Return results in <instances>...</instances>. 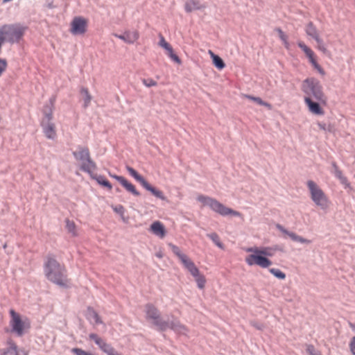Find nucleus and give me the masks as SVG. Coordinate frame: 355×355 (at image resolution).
I'll return each mask as SVG.
<instances>
[{"label": "nucleus", "instance_id": "f257e3e1", "mask_svg": "<svg viewBox=\"0 0 355 355\" xmlns=\"http://www.w3.org/2000/svg\"><path fill=\"white\" fill-rule=\"evenodd\" d=\"M144 311L146 319L155 325L159 331H166L171 329L175 333L182 335H187V328L182 324L178 320L171 315L168 317L167 320H164L160 315L159 311L152 304L145 305Z\"/></svg>", "mask_w": 355, "mask_h": 355}, {"label": "nucleus", "instance_id": "f03ea898", "mask_svg": "<svg viewBox=\"0 0 355 355\" xmlns=\"http://www.w3.org/2000/svg\"><path fill=\"white\" fill-rule=\"evenodd\" d=\"M44 272L46 277L60 287H69L64 266L61 265L52 254H48L44 263Z\"/></svg>", "mask_w": 355, "mask_h": 355}, {"label": "nucleus", "instance_id": "7ed1b4c3", "mask_svg": "<svg viewBox=\"0 0 355 355\" xmlns=\"http://www.w3.org/2000/svg\"><path fill=\"white\" fill-rule=\"evenodd\" d=\"M275 249L271 248H264L259 249L257 247L249 248L246 249L248 252L254 254L248 255L245 258V262L249 266L257 265L263 268H266L272 265V261L266 257H272L275 253Z\"/></svg>", "mask_w": 355, "mask_h": 355}, {"label": "nucleus", "instance_id": "20e7f679", "mask_svg": "<svg viewBox=\"0 0 355 355\" xmlns=\"http://www.w3.org/2000/svg\"><path fill=\"white\" fill-rule=\"evenodd\" d=\"M54 99L51 98L49 103L44 105L43 108V117L41 121V126L43 132L49 139H54L56 137V130L53 119Z\"/></svg>", "mask_w": 355, "mask_h": 355}, {"label": "nucleus", "instance_id": "39448f33", "mask_svg": "<svg viewBox=\"0 0 355 355\" xmlns=\"http://www.w3.org/2000/svg\"><path fill=\"white\" fill-rule=\"evenodd\" d=\"M197 200L201 202L203 206L209 207L211 210L223 216L232 215L234 216L241 217L242 216L239 211L225 207L219 201L211 197L204 195H199L197 197Z\"/></svg>", "mask_w": 355, "mask_h": 355}, {"label": "nucleus", "instance_id": "423d86ee", "mask_svg": "<svg viewBox=\"0 0 355 355\" xmlns=\"http://www.w3.org/2000/svg\"><path fill=\"white\" fill-rule=\"evenodd\" d=\"M197 200L201 202L203 206L209 207L211 210L223 216L232 215L234 216L241 217L242 216L239 211L225 207L219 201L211 197L204 195H199L197 197Z\"/></svg>", "mask_w": 355, "mask_h": 355}, {"label": "nucleus", "instance_id": "0eeeda50", "mask_svg": "<svg viewBox=\"0 0 355 355\" xmlns=\"http://www.w3.org/2000/svg\"><path fill=\"white\" fill-rule=\"evenodd\" d=\"M302 90L306 94L319 102H325L326 98L322 92V87L319 80L311 78L305 79L302 84Z\"/></svg>", "mask_w": 355, "mask_h": 355}, {"label": "nucleus", "instance_id": "6e6552de", "mask_svg": "<svg viewBox=\"0 0 355 355\" xmlns=\"http://www.w3.org/2000/svg\"><path fill=\"white\" fill-rule=\"evenodd\" d=\"M26 28L20 24H6L0 27V34L4 42H19L22 38Z\"/></svg>", "mask_w": 355, "mask_h": 355}, {"label": "nucleus", "instance_id": "1a4fd4ad", "mask_svg": "<svg viewBox=\"0 0 355 355\" xmlns=\"http://www.w3.org/2000/svg\"><path fill=\"white\" fill-rule=\"evenodd\" d=\"M306 186L310 193V197L315 205L322 209L329 207V201L321 188L313 180H308Z\"/></svg>", "mask_w": 355, "mask_h": 355}, {"label": "nucleus", "instance_id": "9d476101", "mask_svg": "<svg viewBox=\"0 0 355 355\" xmlns=\"http://www.w3.org/2000/svg\"><path fill=\"white\" fill-rule=\"evenodd\" d=\"M75 159L81 163L80 169L91 174L96 169L95 162L91 159L88 148L78 146L76 151L73 152Z\"/></svg>", "mask_w": 355, "mask_h": 355}, {"label": "nucleus", "instance_id": "9b49d317", "mask_svg": "<svg viewBox=\"0 0 355 355\" xmlns=\"http://www.w3.org/2000/svg\"><path fill=\"white\" fill-rule=\"evenodd\" d=\"M87 20L82 17H75L71 22L70 31L73 35H83L87 31Z\"/></svg>", "mask_w": 355, "mask_h": 355}, {"label": "nucleus", "instance_id": "f8f14e48", "mask_svg": "<svg viewBox=\"0 0 355 355\" xmlns=\"http://www.w3.org/2000/svg\"><path fill=\"white\" fill-rule=\"evenodd\" d=\"M11 316L10 326L12 331L18 336H21L24 334V322L21 320L20 315L13 309L10 311Z\"/></svg>", "mask_w": 355, "mask_h": 355}, {"label": "nucleus", "instance_id": "ddd939ff", "mask_svg": "<svg viewBox=\"0 0 355 355\" xmlns=\"http://www.w3.org/2000/svg\"><path fill=\"white\" fill-rule=\"evenodd\" d=\"M114 36L124 41L128 44H133L139 38L137 31H125L123 34L114 33Z\"/></svg>", "mask_w": 355, "mask_h": 355}, {"label": "nucleus", "instance_id": "4468645a", "mask_svg": "<svg viewBox=\"0 0 355 355\" xmlns=\"http://www.w3.org/2000/svg\"><path fill=\"white\" fill-rule=\"evenodd\" d=\"M304 101L311 113L317 115H322L324 114V111L320 106L319 101H314L313 99L309 96H305Z\"/></svg>", "mask_w": 355, "mask_h": 355}, {"label": "nucleus", "instance_id": "2eb2a0df", "mask_svg": "<svg viewBox=\"0 0 355 355\" xmlns=\"http://www.w3.org/2000/svg\"><path fill=\"white\" fill-rule=\"evenodd\" d=\"M276 227L281 231L282 233L288 235L293 241L299 242L301 243L309 244L311 243V241L306 239H304L293 232H289L286 229H285L282 225L279 224H277Z\"/></svg>", "mask_w": 355, "mask_h": 355}, {"label": "nucleus", "instance_id": "dca6fc26", "mask_svg": "<svg viewBox=\"0 0 355 355\" xmlns=\"http://www.w3.org/2000/svg\"><path fill=\"white\" fill-rule=\"evenodd\" d=\"M332 169L331 173L334 175V176L339 180L340 182L344 185L345 187L349 186V182L347 180V178L343 175L342 171L339 169L338 165L335 162L331 163Z\"/></svg>", "mask_w": 355, "mask_h": 355}, {"label": "nucleus", "instance_id": "f3484780", "mask_svg": "<svg viewBox=\"0 0 355 355\" xmlns=\"http://www.w3.org/2000/svg\"><path fill=\"white\" fill-rule=\"evenodd\" d=\"M150 230L155 235L160 238H164L166 235L164 226L159 221L153 223L150 225Z\"/></svg>", "mask_w": 355, "mask_h": 355}, {"label": "nucleus", "instance_id": "a211bd4d", "mask_svg": "<svg viewBox=\"0 0 355 355\" xmlns=\"http://www.w3.org/2000/svg\"><path fill=\"white\" fill-rule=\"evenodd\" d=\"M205 8V6L201 4L198 0H187L184 5V9L187 12H191Z\"/></svg>", "mask_w": 355, "mask_h": 355}, {"label": "nucleus", "instance_id": "6ab92c4d", "mask_svg": "<svg viewBox=\"0 0 355 355\" xmlns=\"http://www.w3.org/2000/svg\"><path fill=\"white\" fill-rule=\"evenodd\" d=\"M1 355H19L17 353V345L11 340L8 343V347L5 349H0Z\"/></svg>", "mask_w": 355, "mask_h": 355}, {"label": "nucleus", "instance_id": "aec40b11", "mask_svg": "<svg viewBox=\"0 0 355 355\" xmlns=\"http://www.w3.org/2000/svg\"><path fill=\"white\" fill-rule=\"evenodd\" d=\"M305 31L308 36L311 37L315 40L320 37L318 29L311 21L309 22L306 26Z\"/></svg>", "mask_w": 355, "mask_h": 355}, {"label": "nucleus", "instance_id": "412c9836", "mask_svg": "<svg viewBox=\"0 0 355 355\" xmlns=\"http://www.w3.org/2000/svg\"><path fill=\"white\" fill-rule=\"evenodd\" d=\"M86 317L90 321L94 320L96 324L103 323L97 312L91 307L87 308Z\"/></svg>", "mask_w": 355, "mask_h": 355}, {"label": "nucleus", "instance_id": "4be33fe9", "mask_svg": "<svg viewBox=\"0 0 355 355\" xmlns=\"http://www.w3.org/2000/svg\"><path fill=\"white\" fill-rule=\"evenodd\" d=\"M125 168L129 173V174L132 177H133L137 182H139L143 187L146 184L147 181L144 179L143 176L139 174L136 170H135L130 166H126Z\"/></svg>", "mask_w": 355, "mask_h": 355}, {"label": "nucleus", "instance_id": "5701e85b", "mask_svg": "<svg viewBox=\"0 0 355 355\" xmlns=\"http://www.w3.org/2000/svg\"><path fill=\"white\" fill-rule=\"evenodd\" d=\"M90 175H91L92 178L93 179L96 180V182L99 184L106 187L109 191L112 190V184L110 183V182L107 180H106V178L104 176L98 175L96 174L93 175L92 173Z\"/></svg>", "mask_w": 355, "mask_h": 355}, {"label": "nucleus", "instance_id": "b1692460", "mask_svg": "<svg viewBox=\"0 0 355 355\" xmlns=\"http://www.w3.org/2000/svg\"><path fill=\"white\" fill-rule=\"evenodd\" d=\"M144 187L146 190L150 191L155 197H157L162 200H166V197L164 195L163 192L162 191L158 190L156 188L152 187L148 182L146 183V184L144 186Z\"/></svg>", "mask_w": 355, "mask_h": 355}, {"label": "nucleus", "instance_id": "393cba45", "mask_svg": "<svg viewBox=\"0 0 355 355\" xmlns=\"http://www.w3.org/2000/svg\"><path fill=\"white\" fill-rule=\"evenodd\" d=\"M298 46L304 52V53L309 58V61L311 64H313V62H316L314 58L313 51L310 48H309L304 42H298Z\"/></svg>", "mask_w": 355, "mask_h": 355}, {"label": "nucleus", "instance_id": "a878e982", "mask_svg": "<svg viewBox=\"0 0 355 355\" xmlns=\"http://www.w3.org/2000/svg\"><path fill=\"white\" fill-rule=\"evenodd\" d=\"M121 184L128 192L132 193L133 196H140V193L135 189V187L132 183L129 182L125 178L123 180Z\"/></svg>", "mask_w": 355, "mask_h": 355}, {"label": "nucleus", "instance_id": "bb28decb", "mask_svg": "<svg viewBox=\"0 0 355 355\" xmlns=\"http://www.w3.org/2000/svg\"><path fill=\"white\" fill-rule=\"evenodd\" d=\"M209 53L212 58L213 63L215 67L218 69H223L225 67V64L222 58L218 55H215L211 51H209Z\"/></svg>", "mask_w": 355, "mask_h": 355}, {"label": "nucleus", "instance_id": "cd10ccee", "mask_svg": "<svg viewBox=\"0 0 355 355\" xmlns=\"http://www.w3.org/2000/svg\"><path fill=\"white\" fill-rule=\"evenodd\" d=\"M207 236L209 238L213 243L219 248L224 250L225 246L223 243L220 241V237L216 232H212L210 234H207Z\"/></svg>", "mask_w": 355, "mask_h": 355}, {"label": "nucleus", "instance_id": "c85d7f7f", "mask_svg": "<svg viewBox=\"0 0 355 355\" xmlns=\"http://www.w3.org/2000/svg\"><path fill=\"white\" fill-rule=\"evenodd\" d=\"M245 97L249 99V100H251L254 102H255L256 103H257L258 105H262V106H265L266 107H267L268 110H271L272 109V105L271 104H270L268 102H266V101H263L261 98L259 97H256V96H251V95H245Z\"/></svg>", "mask_w": 355, "mask_h": 355}, {"label": "nucleus", "instance_id": "c756f323", "mask_svg": "<svg viewBox=\"0 0 355 355\" xmlns=\"http://www.w3.org/2000/svg\"><path fill=\"white\" fill-rule=\"evenodd\" d=\"M80 93L83 96L84 100V107L86 108L89 106L90 101L92 100V96L89 93V91L87 88L83 87L80 90Z\"/></svg>", "mask_w": 355, "mask_h": 355}, {"label": "nucleus", "instance_id": "7c9ffc66", "mask_svg": "<svg viewBox=\"0 0 355 355\" xmlns=\"http://www.w3.org/2000/svg\"><path fill=\"white\" fill-rule=\"evenodd\" d=\"M101 350H102L107 355H121V354L118 353L110 344L107 343H105Z\"/></svg>", "mask_w": 355, "mask_h": 355}, {"label": "nucleus", "instance_id": "2f4dec72", "mask_svg": "<svg viewBox=\"0 0 355 355\" xmlns=\"http://www.w3.org/2000/svg\"><path fill=\"white\" fill-rule=\"evenodd\" d=\"M66 223V229L67 230L68 232L71 234L73 236H76V226L73 221L70 220L69 219L65 220Z\"/></svg>", "mask_w": 355, "mask_h": 355}, {"label": "nucleus", "instance_id": "473e14b6", "mask_svg": "<svg viewBox=\"0 0 355 355\" xmlns=\"http://www.w3.org/2000/svg\"><path fill=\"white\" fill-rule=\"evenodd\" d=\"M89 339L94 340V343L98 346L100 349H102L103 346L106 343L103 339H102L96 334H90L89 335Z\"/></svg>", "mask_w": 355, "mask_h": 355}, {"label": "nucleus", "instance_id": "72a5a7b5", "mask_svg": "<svg viewBox=\"0 0 355 355\" xmlns=\"http://www.w3.org/2000/svg\"><path fill=\"white\" fill-rule=\"evenodd\" d=\"M169 246L172 252L179 258L180 261L187 257L185 254L181 252L180 249L178 246L173 244H169Z\"/></svg>", "mask_w": 355, "mask_h": 355}, {"label": "nucleus", "instance_id": "f704fd0d", "mask_svg": "<svg viewBox=\"0 0 355 355\" xmlns=\"http://www.w3.org/2000/svg\"><path fill=\"white\" fill-rule=\"evenodd\" d=\"M315 42H317V47L318 50L322 51L324 54L329 56L330 52L326 48L322 40L320 37H318V39L315 40Z\"/></svg>", "mask_w": 355, "mask_h": 355}, {"label": "nucleus", "instance_id": "c9c22d12", "mask_svg": "<svg viewBox=\"0 0 355 355\" xmlns=\"http://www.w3.org/2000/svg\"><path fill=\"white\" fill-rule=\"evenodd\" d=\"M184 268L188 270H191L193 268L196 267L195 263L187 256L181 261Z\"/></svg>", "mask_w": 355, "mask_h": 355}, {"label": "nucleus", "instance_id": "e433bc0d", "mask_svg": "<svg viewBox=\"0 0 355 355\" xmlns=\"http://www.w3.org/2000/svg\"><path fill=\"white\" fill-rule=\"evenodd\" d=\"M269 272L273 275L275 277L279 279H284L286 278V275L282 270L277 268H270Z\"/></svg>", "mask_w": 355, "mask_h": 355}, {"label": "nucleus", "instance_id": "4c0bfd02", "mask_svg": "<svg viewBox=\"0 0 355 355\" xmlns=\"http://www.w3.org/2000/svg\"><path fill=\"white\" fill-rule=\"evenodd\" d=\"M112 209L114 212L119 214L121 216L122 220L124 222H126V220L124 217L125 209L122 205H119L115 207H112Z\"/></svg>", "mask_w": 355, "mask_h": 355}, {"label": "nucleus", "instance_id": "58836bf2", "mask_svg": "<svg viewBox=\"0 0 355 355\" xmlns=\"http://www.w3.org/2000/svg\"><path fill=\"white\" fill-rule=\"evenodd\" d=\"M195 280L199 288L202 289L205 287L206 279L204 275L200 274L195 277Z\"/></svg>", "mask_w": 355, "mask_h": 355}, {"label": "nucleus", "instance_id": "ea45409f", "mask_svg": "<svg viewBox=\"0 0 355 355\" xmlns=\"http://www.w3.org/2000/svg\"><path fill=\"white\" fill-rule=\"evenodd\" d=\"M142 83L147 87H150L157 85V82L153 80L152 78L143 79Z\"/></svg>", "mask_w": 355, "mask_h": 355}, {"label": "nucleus", "instance_id": "a19ab883", "mask_svg": "<svg viewBox=\"0 0 355 355\" xmlns=\"http://www.w3.org/2000/svg\"><path fill=\"white\" fill-rule=\"evenodd\" d=\"M159 45L164 49H168L170 44L165 40L164 37L162 35H159Z\"/></svg>", "mask_w": 355, "mask_h": 355}, {"label": "nucleus", "instance_id": "79ce46f5", "mask_svg": "<svg viewBox=\"0 0 355 355\" xmlns=\"http://www.w3.org/2000/svg\"><path fill=\"white\" fill-rule=\"evenodd\" d=\"M6 67H7L6 60L4 59L0 58V76H1L2 73L6 70Z\"/></svg>", "mask_w": 355, "mask_h": 355}, {"label": "nucleus", "instance_id": "37998d69", "mask_svg": "<svg viewBox=\"0 0 355 355\" xmlns=\"http://www.w3.org/2000/svg\"><path fill=\"white\" fill-rule=\"evenodd\" d=\"M318 125L320 129L321 130H327V131H331V125H327L324 123H318Z\"/></svg>", "mask_w": 355, "mask_h": 355}, {"label": "nucleus", "instance_id": "c03bdc74", "mask_svg": "<svg viewBox=\"0 0 355 355\" xmlns=\"http://www.w3.org/2000/svg\"><path fill=\"white\" fill-rule=\"evenodd\" d=\"M306 352L310 355H316L317 354V353L315 352V349L314 346L312 345H308L306 346Z\"/></svg>", "mask_w": 355, "mask_h": 355}, {"label": "nucleus", "instance_id": "a18cd8bd", "mask_svg": "<svg viewBox=\"0 0 355 355\" xmlns=\"http://www.w3.org/2000/svg\"><path fill=\"white\" fill-rule=\"evenodd\" d=\"M349 348L352 354L355 355V336H354L350 343H349Z\"/></svg>", "mask_w": 355, "mask_h": 355}, {"label": "nucleus", "instance_id": "49530a36", "mask_svg": "<svg viewBox=\"0 0 355 355\" xmlns=\"http://www.w3.org/2000/svg\"><path fill=\"white\" fill-rule=\"evenodd\" d=\"M189 272L194 278L200 275V271L196 266L195 268H193V269L191 270H189Z\"/></svg>", "mask_w": 355, "mask_h": 355}, {"label": "nucleus", "instance_id": "de8ad7c7", "mask_svg": "<svg viewBox=\"0 0 355 355\" xmlns=\"http://www.w3.org/2000/svg\"><path fill=\"white\" fill-rule=\"evenodd\" d=\"M312 65L313 66V67L317 69L319 73H320L321 74H324V70L322 69V68L318 64V63L317 62H313V64Z\"/></svg>", "mask_w": 355, "mask_h": 355}, {"label": "nucleus", "instance_id": "09e8293b", "mask_svg": "<svg viewBox=\"0 0 355 355\" xmlns=\"http://www.w3.org/2000/svg\"><path fill=\"white\" fill-rule=\"evenodd\" d=\"M277 31L279 33V36L280 37V39L284 42L285 40H287V36L284 34V33L282 31V29L280 28H277Z\"/></svg>", "mask_w": 355, "mask_h": 355}, {"label": "nucleus", "instance_id": "8fccbe9b", "mask_svg": "<svg viewBox=\"0 0 355 355\" xmlns=\"http://www.w3.org/2000/svg\"><path fill=\"white\" fill-rule=\"evenodd\" d=\"M169 57L171 58V59L172 60H173L174 62H175L176 63L178 64H180L181 63V60L179 58V57L175 54L174 53L171 55H169Z\"/></svg>", "mask_w": 355, "mask_h": 355}, {"label": "nucleus", "instance_id": "3c124183", "mask_svg": "<svg viewBox=\"0 0 355 355\" xmlns=\"http://www.w3.org/2000/svg\"><path fill=\"white\" fill-rule=\"evenodd\" d=\"M109 174H110V177L114 178L115 180H116L120 184H121L123 180L125 179V178L123 177V176H120V175H112L111 173H109Z\"/></svg>", "mask_w": 355, "mask_h": 355}, {"label": "nucleus", "instance_id": "603ef678", "mask_svg": "<svg viewBox=\"0 0 355 355\" xmlns=\"http://www.w3.org/2000/svg\"><path fill=\"white\" fill-rule=\"evenodd\" d=\"M250 324L259 330H262L263 328V325L262 324H259L256 322H251Z\"/></svg>", "mask_w": 355, "mask_h": 355}, {"label": "nucleus", "instance_id": "864d4df0", "mask_svg": "<svg viewBox=\"0 0 355 355\" xmlns=\"http://www.w3.org/2000/svg\"><path fill=\"white\" fill-rule=\"evenodd\" d=\"M168 52V55L169 56L170 55L173 54V48L171 47V45L168 46V49H166Z\"/></svg>", "mask_w": 355, "mask_h": 355}, {"label": "nucleus", "instance_id": "5fc2aeb1", "mask_svg": "<svg viewBox=\"0 0 355 355\" xmlns=\"http://www.w3.org/2000/svg\"><path fill=\"white\" fill-rule=\"evenodd\" d=\"M17 353L19 355H28L27 352L26 351L23 350V349H19V350L17 349Z\"/></svg>", "mask_w": 355, "mask_h": 355}, {"label": "nucleus", "instance_id": "6e6d98bb", "mask_svg": "<svg viewBox=\"0 0 355 355\" xmlns=\"http://www.w3.org/2000/svg\"><path fill=\"white\" fill-rule=\"evenodd\" d=\"M349 327L353 330V331H355V322H349Z\"/></svg>", "mask_w": 355, "mask_h": 355}, {"label": "nucleus", "instance_id": "4d7b16f0", "mask_svg": "<svg viewBox=\"0 0 355 355\" xmlns=\"http://www.w3.org/2000/svg\"><path fill=\"white\" fill-rule=\"evenodd\" d=\"M283 43H284V46H285L287 49H289V43H288V40H285L284 42H283Z\"/></svg>", "mask_w": 355, "mask_h": 355}]
</instances>
